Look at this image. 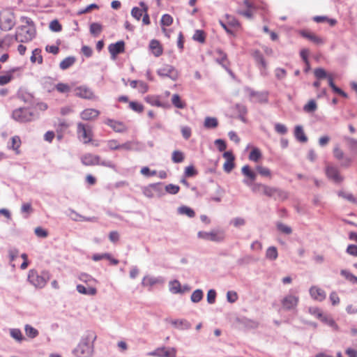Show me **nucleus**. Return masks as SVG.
Segmentation results:
<instances>
[{
	"mask_svg": "<svg viewBox=\"0 0 357 357\" xmlns=\"http://www.w3.org/2000/svg\"><path fill=\"white\" fill-rule=\"evenodd\" d=\"M106 124L111 127L114 130V131L116 132L122 133L127 131L128 130L125 124L120 121L107 119L106 121Z\"/></svg>",
	"mask_w": 357,
	"mask_h": 357,
	"instance_id": "aec40b11",
	"label": "nucleus"
},
{
	"mask_svg": "<svg viewBox=\"0 0 357 357\" xmlns=\"http://www.w3.org/2000/svg\"><path fill=\"white\" fill-rule=\"evenodd\" d=\"M76 61L75 56H68L61 61L59 67L61 70H66L72 66Z\"/></svg>",
	"mask_w": 357,
	"mask_h": 357,
	"instance_id": "7c9ffc66",
	"label": "nucleus"
},
{
	"mask_svg": "<svg viewBox=\"0 0 357 357\" xmlns=\"http://www.w3.org/2000/svg\"><path fill=\"white\" fill-rule=\"evenodd\" d=\"M294 136L296 139L301 142H306L307 137L305 135L303 128L301 126H296L294 129Z\"/></svg>",
	"mask_w": 357,
	"mask_h": 357,
	"instance_id": "bb28decb",
	"label": "nucleus"
},
{
	"mask_svg": "<svg viewBox=\"0 0 357 357\" xmlns=\"http://www.w3.org/2000/svg\"><path fill=\"white\" fill-rule=\"evenodd\" d=\"M172 103L178 109H183L185 107V103L181 100L178 94H174L172 97Z\"/></svg>",
	"mask_w": 357,
	"mask_h": 357,
	"instance_id": "c9c22d12",
	"label": "nucleus"
},
{
	"mask_svg": "<svg viewBox=\"0 0 357 357\" xmlns=\"http://www.w3.org/2000/svg\"><path fill=\"white\" fill-rule=\"evenodd\" d=\"M314 76L319 79L326 78L328 76L326 70L321 68H316L314 71Z\"/></svg>",
	"mask_w": 357,
	"mask_h": 357,
	"instance_id": "13d9d810",
	"label": "nucleus"
},
{
	"mask_svg": "<svg viewBox=\"0 0 357 357\" xmlns=\"http://www.w3.org/2000/svg\"><path fill=\"white\" fill-rule=\"evenodd\" d=\"M157 74L162 77H169L176 81L178 77V71L170 65H165L157 70Z\"/></svg>",
	"mask_w": 357,
	"mask_h": 357,
	"instance_id": "9d476101",
	"label": "nucleus"
},
{
	"mask_svg": "<svg viewBox=\"0 0 357 357\" xmlns=\"http://www.w3.org/2000/svg\"><path fill=\"white\" fill-rule=\"evenodd\" d=\"M21 145V139L19 136H14L11 138V145L9 146L10 149L15 151L16 153H19V148Z\"/></svg>",
	"mask_w": 357,
	"mask_h": 357,
	"instance_id": "37998d69",
	"label": "nucleus"
},
{
	"mask_svg": "<svg viewBox=\"0 0 357 357\" xmlns=\"http://www.w3.org/2000/svg\"><path fill=\"white\" fill-rule=\"evenodd\" d=\"M24 331L26 335L31 339L36 337L39 335L38 331L29 324L24 326Z\"/></svg>",
	"mask_w": 357,
	"mask_h": 357,
	"instance_id": "f704fd0d",
	"label": "nucleus"
},
{
	"mask_svg": "<svg viewBox=\"0 0 357 357\" xmlns=\"http://www.w3.org/2000/svg\"><path fill=\"white\" fill-rule=\"evenodd\" d=\"M21 22L24 24L17 30L15 40L19 43H28L36 36V29L31 19L22 17Z\"/></svg>",
	"mask_w": 357,
	"mask_h": 357,
	"instance_id": "f257e3e1",
	"label": "nucleus"
},
{
	"mask_svg": "<svg viewBox=\"0 0 357 357\" xmlns=\"http://www.w3.org/2000/svg\"><path fill=\"white\" fill-rule=\"evenodd\" d=\"M226 17L227 19V24L231 27H238L240 24L238 21L232 16L229 15H226Z\"/></svg>",
	"mask_w": 357,
	"mask_h": 357,
	"instance_id": "69168bd1",
	"label": "nucleus"
},
{
	"mask_svg": "<svg viewBox=\"0 0 357 357\" xmlns=\"http://www.w3.org/2000/svg\"><path fill=\"white\" fill-rule=\"evenodd\" d=\"M160 22L162 26H169L172 24L173 18L170 15L165 14L162 16Z\"/></svg>",
	"mask_w": 357,
	"mask_h": 357,
	"instance_id": "5fc2aeb1",
	"label": "nucleus"
},
{
	"mask_svg": "<svg viewBox=\"0 0 357 357\" xmlns=\"http://www.w3.org/2000/svg\"><path fill=\"white\" fill-rule=\"evenodd\" d=\"M238 299V295L236 291H229L227 293V300L229 303H233Z\"/></svg>",
	"mask_w": 357,
	"mask_h": 357,
	"instance_id": "338daca9",
	"label": "nucleus"
},
{
	"mask_svg": "<svg viewBox=\"0 0 357 357\" xmlns=\"http://www.w3.org/2000/svg\"><path fill=\"white\" fill-rule=\"evenodd\" d=\"M243 183L247 185L248 186L251 187V190L255 193H263L264 191V187L265 184H262L260 183H251L247 179L243 180Z\"/></svg>",
	"mask_w": 357,
	"mask_h": 357,
	"instance_id": "393cba45",
	"label": "nucleus"
},
{
	"mask_svg": "<svg viewBox=\"0 0 357 357\" xmlns=\"http://www.w3.org/2000/svg\"><path fill=\"white\" fill-rule=\"evenodd\" d=\"M81 161L82 164L86 166L99 165L100 156L91 153H86L81 158Z\"/></svg>",
	"mask_w": 357,
	"mask_h": 357,
	"instance_id": "dca6fc26",
	"label": "nucleus"
},
{
	"mask_svg": "<svg viewBox=\"0 0 357 357\" xmlns=\"http://www.w3.org/2000/svg\"><path fill=\"white\" fill-rule=\"evenodd\" d=\"M89 30L91 34L96 37L102 32V26L100 23L93 22L90 24Z\"/></svg>",
	"mask_w": 357,
	"mask_h": 357,
	"instance_id": "4c0bfd02",
	"label": "nucleus"
},
{
	"mask_svg": "<svg viewBox=\"0 0 357 357\" xmlns=\"http://www.w3.org/2000/svg\"><path fill=\"white\" fill-rule=\"evenodd\" d=\"M217 53L220 55V57L216 59V61L220 63L222 66V63H225L227 65V54L224 53L222 50H218Z\"/></svg>",
	"mask_w": 357,
	"mask_h": 357,
	"instance_id": "680f3d73",
	"label": "nucleus"
},
{
	"mask_svg": "<svg viewBox=\"0 0 357 357\" xmlns=\"http://www.w3.org/2000/svg\"><path fill=\"white\" fill-rule=\"evenodd\" d=\"M326 174L327 177L335 183H340L343 181V177L340 174L338 169L335 166L327 165Z\"/></svg>",
	"mask_w": 357,
	"mask_h": 357,
	"instance_id": "ddd939ff",
	"label": "nucleus"
},
{
	"mask_svg": "<svg viewBox=\"0 0 357 357\" xmlns=\"http://www.w3.org/2000/svg\"><path fill=\"white\" fill-rule=\"evenodd\" d=\"M129 106L131 109L138 113L142 112L144 109V106L142 104L135 101L130 102Z\"/></svg>",
	"mask_w": 357,
	"mask_h": 357,
	"instance_id": "6e6d98bb",
	"label": "nucleus"
},
{
	"mask_svg": "<svg viewBox=\"0 0 357 357\" xmlns=\"http://www.w3.org/2000/svg\"><path fill=\"white\" fill-rule=\"evenodd\" d=\"M204 127L208 129L215 128L218 126V122L215 117H206L204 120Z\"/></svg>",
	"mask_w": 357,
	"mask_h": 357,
	"instance_id": "79ce46f5",
	"label": "nucleus"
},
{
	"mask_svg": "<svg viewBox=\"0 0 357 357\" xmlns=\"http://www.w3.org/2000/svg\"><path fill=\"white\" fill-rule=\"evenodd\" d=\"M164 282V280L161 277H153V276H144L142 281V284L144 287H153V285L156 284H162Z\"/></svg>",
	"mask_w": 357,
	"mask_h": 357,
	"instance_id": "412c9836",
	"label": "nucleus"
},
{
	"mask_svg": "<svg viewBox=\"0 0 357 357\" xmlns=\"http://www.w3.org/2000/svg\"><path fill=\"white\" fill-rule=\"evenodd\" d=\"M10 335L18 342H21L24 340V337L19 328L10 329Z\"/></svg>",
	"mask_w": 357,
	"mask_h": 357,
	"instance_id": "ea45409f",
	"label": "nucleus"
},
{
	"mask_svg": "<svg viewBox=\"0 0 357 357\" xmlns=\"http://www.w3.org/2000/svg\"><path fill=\"white\" fill-rule=\"evenodd\" d=\"M30 59L32 63H36L37 61L39 64H41L43 63L41 50L38 48L33 50Z\"/></svg>",
	"mask_w": 357,
	"mask_h": 357,
	"instance_id": "58836bf2",
	"label": "nucleus"
},
{
	"mask_svg": "<svg viewBox=\"0 0 357 357\" xmlns=\"http://www.w3.org/2000/svg\"><path fill=\"white\" fill-rule=\"evenodd\" d=\"M176 349L174 347L166 348L165 347H158L147 354L149 356L155 357H176Z\"/></svg>",
	"mask_w": 357,
	"mask_h": 357,
	"instance_id": "1a4fd4ad",
	"label": "nucleus"
},
{
	"mask_svg": "<svg viewBox=\"0 0 357 357\" xmlns=\"http://www.w3.org/2000/svg\"><path fill=\"white\" fill-rule=\"evenodd\" d=\"M107 144L108 148L112 151L120 149V144L116 139L108 140Z\"/></svg>",
	"mask_w": 357,
	"mask_h": 357,
	"instance_id": "0e129e2a",
	"label": "nucleus"
},
{
	"mask_svg": "<svg viewBox=\"0 0 357 357\" xmlns=\"http://www.w3.org/2000/svg\"><path fill=\"white\" fill-rule=\"evenodd\" d=\"M199 238L215 243H221L225 238V232L221 229H213L209 232L200 231L197 233Z\"/></svg>",
	"mask_w": 357,
	"mask_h": 357,
	"instance_id": "39448f33",
	"label": "nucleus"
},
{
	"mask_svg": "<svg viewBox=\"0 0 357 357\" xmlns=\"http://www.w3.org/2000/svg\"><path fill=\"white\" fill-rule=\"evenodd\" d=\"M149 47L152 51V53L155 56H159L162 54V49L160 43L156 40H152L150 42Z\"/></svg>",
	"mask_w": 357,
	"mask_h": 357,
	"instance_id": "b1692460",
	"label": "nucleus"
},
{
	"mask_svg": "<svg viewBox=\"0 0 357 357\" xmlns=\"http://www.w3.org/2000/svg\"><path fill=\"white\" fill-rule=\"evenodd\" d=\"M242 174L247 177V180L252 183L257 178V174L250 169L248 165H245L241 169Z\"/></svg>",
	"mask_w": 357,
	"mask_h": 357,
	"instance_id": "a878e982",
	"label": "nucleus"
},
{
	"mask_svg": "<svg viewBox=\"0 0 357 357\" xmlns=\"http://www.w3.org/2000/svg\"><path fill=\"white\" fill-rule=\"evenodd\" d=\"M172 160L174 163L182 162L184 160V154L180 151H174L172 153Z\"/></svg>",
	"mask_w": 357,
	"mask_h": 357,
	"instance_id": "49530a36",
	"label": "nucleus"
},
{
	"mask_svg": "<svg viewBox=\"0 0 357 357\" xmlns=\"http://www.w3.org/2000/svg\"><path fill=\"white\" fill-rule=\"evenodd\" d=\"M253 58L257 63V65L260 68V71L261 75H265L266 70L267 68V63L264 58V56L259 50H255L252 54Z\"/></svg>",
	"mask_w": 357,
	"mask_h": 357,
	"instance_id": "2eb2a0df",
	"label": "nucleus"
},
{
	"mask_svg": "<svg viewBox=\"0 0 357 357\" xmlns=\"http://www.w3.org/2000/svg\"><path fill=\"white\" fill-rule=\"evenodd\" d=\"M301 35L304 37V38H307L308 40H310V41H312V43L317 44V45H322L324 43V39H322L321 38L317 36V35L312 33H310V32H308V31H303L301 32Z\"/></svg>",
	"mask_w": 357,
	"mask_h": 357,
	"instance_id": "5701e85b",
	"label": "nucleus"
},
{
	"mask_svg": "<svg viewBox=\"0 0 357 357\" xmlns=\"http://www.w3.org/2000/svg\"><path fill=\"white\" fill-rule=\"evenodd\" d=\"M143 13L144 12L140 8L134 7L131 10V15L137 21H139L143 15Z\"/></svg>",
	"mask_w": 357,
	"mask_h": 357,
	"instance_id": "e2e57ef3",
	"label": "nucleus"
},
{
	"mask_svg": "<svg viewBox=\"0 0 357 357\" xmlns=\"http://www.w3.org/2000/svg\"><path fill=\"white\" fill-rule=\"evenodd\" d=\"M146 102L152 106H156L159 107H165V105L160 101L159 96H147L145 98Z\"/></svg>",
	"mask_w": 357,
	"mask_h": 357,
	"instance_id": "c756f323",
	"label": "nucleus"
},
{
	"mask_svg": "<svg viewBox=\"0 0 357 357\" xmlns=\"http://www.w3.org/2000/svg\"><path fill=\"white\" fill-rule=\"evenodd\" d=\"M204 296V293L202 289H196L194 291L191 295L190 300L192 303H199L202 300Z\"/></svg>",
	"mask_w": 357,
	"mask_h": 357,
	"instance_id": "c03bdc74",
	"label": "nucleus"
},
{
	"mask_svg": "<svg viewBox=\"0 0 357 357\" xmlns=\"http://www.w3.org/2000/svg\"><path fill=\"white\" fill-rule=\"evenodd\" d=\"M193 40L198 41L199 43H204L205 41V34L204 32L202 30H196L193 37Z\"/></svg>",
	"mask_w": 357,
	"mask_h": 357,
	"instance_id": "3c124183",
	"label": "nucleus"
},
{
	"mask_svg": "<svg viewBox=\"0 0 357 357\" xmlns=\"http://www.w3.org/2000/svg\"><path fill=\"white\" fill-rule=\"evenodd\" d=\"M15 24V16L10 10L6 9L0 12V29L2 31H10Z\"/></svg>",
	"mask_w": 357,
	"mask_h": 357,
	"instance_id": "20e7f679",
	"label": "nucleus"
},
{
	"mask_svg": "<svg viewBox=\"0 0 357 357\" xmlns=\"http://www.w3.org/2000/svg\"><path fill=\"white\" fill-rule=\"evenodd\" d=\"M309 291L311 297L318 301H322L326 297V292L317 286L311 287Z\"/></svg>",
	"mask_w": 357,
	"mask_h": 357,
	"instance_id": "a211bd4d",
	"label": "nucleus"
},
{
	"mask_svg": "<svg viewBox=\"0 0 357 357\" xmlns=\"http://www.w3.org/2000/svg\"><path fill=\"white\" fill-rule=\"evenodd\" d=\"M96 339V336L93 335L92 333L82 338L77 347L73 351L74 355L77 357H90L93 351V342Z\"/></svg>",
	"mask_w": 357,
	"mask_h": 357,
	"instance_id": "f03ea898",
	"label": "nucleus"
},
{
	"mask_svg": "<svg viewBox=\"0 0 357 357\" xmlns=\"http://www.w3.org/2000/svg\"><path fill=\"white\" fill-rule=\"evenodd\" d=\"M172 324L180 330H188L191 327V324L186 319L173 320Z\"/></svg>",
	"mask_w": 357,
	"mask_h": 357,
	"instance_id": "cd10ccee",
	"label": "nucleus"
},
{
	"mask_svg": "<svg viewBox=\"0 0 357 357\" xmlns=\"http://www.w3.org/2000/svg\"><path fill=\"white\" fill-rule=\"evenodd\" d=\"M76 289L77 291L82 294L93 296L97 293V290L95 287H90L86 288L82 284H77Z\"/></svg>",
	"mask_w": 357,
	"mask_h": 357,
	"instance_id": "c85d7f7f",
	"label": "nucleus"
},
{
	"mask_svg": "<svg viewBox=\"0 0 357 357\" xmlns=\"http://www.w3.org/2000/svg\"><path fill=\"white\" fill-rule=\"evenodd\" d=\"M50 29L54 32L61 31L62 26L57 20H52L50 24Z\"/></svg>",
	"mask_w": 357,
	"mask_h": 357,
	"instance_id": "052dcab7",
	"label": "nucleus"
},
{
	"mask_svg": "<svg viewBox=\"0 0 357 357\" xmlns=\"http://www.w3.org/2000/svg\"><path fill=\"white\" fill-rule=\"evenodd\" d=\"M197 174V171L195 169L193 165H190L185 167L184 176L185 177H192Z\"/></svg>",
	"mask_w": 357,
	"mask_h": 357,
	"instance_id": "603ef678",
	"label": "nucleus"
},
{
	"mask_svg": "<svg viewBox=\"0 0 357 357\" xmlns=\"http://www.w3.org/2000/svg\"><path fill=\"white\" fill-rule=\"evenodd\" d=\"M317 106L315 101L314 100H311L304 106L303 109L306 112H313L317 109Z\"/></svg>",
	"mask_w": 357,
	"mask_h": 357,
	"instance_id": "864d4df0",
	"label": "nucleus"
},
{
	"mask_svg": "<svg viewBox=\"0 0 357 357\" xmlns=\"http://www.w3.org/2000/svg\"><path fill=\"white\" fill-rule=\"evenodd\" d=\"M108 50L112 57H115L117 54L123 53L125 50V43L123 40L112 43L108 47Z\"/></svg>",
	"mask_w": 357,
	"mask_h": 357,
	"instance_id": "f3484780",
	"label": "nucleus"
},
{
	"mask_svg": "<svg viewBox=\"0 0 357 357\" xmlns=\"http://www.w3.org/2000/svg\"><path fill=\"white\" fill-rule=\"evenodd\" d=\"M344 140L347 143L349 149L357 155V139L344 136Z\"/></svg>",
	"mask_w": 357,
	"mask_h": 357,
	"instance_id": "e433bc0d",
	"label": "nucleus"
},
{
	"mask_svg": "<svg viewBox=\"0 0 357 357\" xmlns=\"http://www.w3.org/2000/svg\"><path fill=\"white\" fill-rule=\"evenodd\" d=\"M50 278V274L47 271H43L40 274L34 269L29 271L28 281L36 288H43Z\"/></svg>",
	"mask_w": 357,
	"mask_h": 357,
	"instance_id": "7ed1b4c3",
	"label": "nucleus"
},
{
	"mask_svg": "<svg viewBox=\"0 0 357 357\" xmlns=\"http://www.w3.org/2000/svg\"><path fill=\"white\" fill-rule=\"evenodd\" d=\"M333 155L336 159H337L339 160H343V162L341 163V166H342V167L349 166V165L351 162V158H349L348 157H344V152L340 149L339 146H337L333 149Z\"/></svg>",
	"mask_w": 357,
	"mask_h": 357,
	"instance_id": "6ab92c4d",
	"label": "nucleus"
},
{
	"mask_svg": "<svg viewBox=\"0 0 357 357\" xmlns=\"http://www.w3.org/2000/svg\"><path fill=\"white\" fill-rule=\"evenodd\" d=\"M234 168V160L225 161L223 165V169L227 173H230Z\"/></svg>",
	"mask_w": 357,
	"mask_h": 357,
	"instance_id": "774afa93",
	"label": "nucleus"
},
{
	"mask_svg": "<svg viewBox=\"0 0 357 357\" xmlns=\"http://www.w3.org/2000/svg\"><path fill=\"white\" fill-rule=\"evenodd\" d=\"M100 112L95 109H86L81 113V118L85 121H91L96 119Z\"/></svg>",
	"mask_w": 357,
	"mask_h": 357,
	"instance_id": "4be33fe9",
	"label": "nucleus"
},
{
	"mask_svg": "<svg viewBox=\"0 0 357 357\" xmlns=\"http://www.w3.org/2000/svg\"><path fill=\"white\" fill-rule=\"evenodd\" d=\"M264 195L275 200L283 201L287 198V193L280 188L265 185L262 193Z\"/></svg>",
	"mask_w": 357,
	"mask_h": 357,
	"instance_id": "0eeeda50",
	"label": "nucleus"
},
{
	"mask_svg": "<svg viewBox=\"0 0 357 357\" xmlns=\"http://www.w3.org/2000/svg\"><path fill=\"white\" fill-rule=\"evenodd\" d=\"M278 257V252L277 248L275 246H270L267 248L266 251V257L268 260L274 261Z\"/></svg>",
	"mask_w": 357,
	"mask_h": 357,
	"instance_id": "2f4dec72",
	"label": "nucleus"
},
{
	"mask_svg": "<svg viewBox=\"0 0 357 357\" xmlns=\"http://www.w3.org/2000/svg\"><path fill=\"white\" fill-rule=\"evenodd\" d=\"M77 134L79 138L84 144H87L91 141L92 132L90 128L82 123L77 124Z\"/></svg>",
	"mask_w": 357,
	"mask_h": 357,
	"instance_id": "9b49d317",
	"label": "nucleus"
},
{
	"mask_svg": "<svg viewBox=\"0 0 357 357\" xmlns=\"http://www.w3.org/2000/svg\"><path fill=\"white\" fill-rule=\"evenodd\" d=\"M299 301L298 296L288 294L281 301V304L285 310H291L296 307Z\"/></svg>",
	"mask_w": 357,
	"mask_h": 357,
	"instance_id": "f8f14e48",
	"label": "nucleus"
},
{
	"mask_svg": "<svg viewBox=\"0 0 357 357\" xmlns=\"http://www.w3.org/2000/svg\"><path fill=\"white\" fill-rule=\"evenodd\" d=\"M177 211L178 214L185 215L189 218H193L195 215L194 210L187 206H181L178 207Z\"/></svg>",
	"mask_w": 357,
	"mask_h": 357,
	"instance_id": "473e14b6",
	"label": "nucleus"
},
{
	"mask_svg": "<svg viewBox=\"0 0 357 357\" xmlns=\"http://www.w3.org/2000/svg\"><path fill=\"white\" fill-rule=\"evenodd\" d=\"M180 187L174 184H168L165 186V191L170 195H176L179 192Z\"/></svg>",
	"mask_w": 357,
	"mask_h": 357,
	"instance_id": "8fccbe9b",
	"label": "nucleus"
},
{
	"mask_svg": "<svg viewBox=\"0 0 357 357\" xmlns=\"http://www.w3.org/2000/svg\"><path fill=\"white\" fill-rule=\"evenodd\" d=\"M256 169L261 176L267 177L269 178L272 177L271 172L267 167H263L261 165H258L257 166Z\"/></svg>",
	"mask_w": 357,
	"mask_h": 357,
	"instance_id": "a18cd8bd",
	"label": "nucleus"
},
{
	"mask_svg": "<svg viewBox=\"0 0 357 357\" xmlns=\"http://www.w3.org/2000/svg\"><path fill=\"white\" fill-rule=\"evenodd\" d=\"M33 114L28 108L20 107L13 111L12 118L19 123H26L33 119Z\"/></svg>",
	"mask_w": 357,
	"mask_h": 357,
	"instance_id": "423d86ee",
	"label": "nucleus"
},
{
	"mask_svg": "<svg viewBox=\"0 0 357 357\" xmlns=\"http://www.w3.org/2000/svg\"><path fill=\"white\" fill-rule=\"evenodd\" d=\"M261 157V153L257 148H254L249 154V159L254 162H257Z\"/></svg>",
	"mask_w": 357,
	"mask_h": 357,
	"instance_id": "de8ad7c7",
	"label": "nucleus"
},
{
	"mask_svg": "<svg viewBox=\"0 0 357 357\" xmlns=\"http://www.w3.org/2000/svg\"><path fill=\"white\" fill-rule=\"evenodd\" d=\"M340 275L343 276L346 280L349 281L350 282L354 284H357V277L350 273L349 271L346 269H342L340 271Z\"/></svg>",
	"mask_w": 357,
	"mask_h": 357,
	"instance_id": "a19ab883",
	"label": "nucleus"
},
{
	"mask_svg": "<svg viewBox=\"0 0 357 357\" xmlns=\"http://www.w3.org/2000/svg\"><path fill=\"white\" fill-rule=\"evenodd\" d=\"M142 192L148 198H153L154 196H161L163 195V190L161 183L149 184L143 188Z\"/></svg>",
	"mask_w": 357,
	"mask_h": 357,
	"instance_id": "6e6552de",
	"label": "nucleus"
},
{
	"mask_svg": "<svg viewBox=\"0 0 357 357\" xmlns=\"http://www.w3.org/2000/svg\"><path fill=\"white\" fill-rule=\"evenodd\" d=\"M320 319L326 324L332 327L334 330H338V326L336 324L335 321L332 318L326 316H322V317Z\"/></svg>",
	"mask_w": 357,
	"mask_h": 357,
	"instance_id": "09e8293b",
	"label": "nucleus"
},
{
	"mask_svg": "<svg viewBox=\"0 0 357 357\" xmlns=\"http://www.w3.org/2000/svg\"><path fill=\"white\" fill-rule=\"evenodd\" d=\"M181 284L177 280H174L169 282V291L172 294H176L181 293Z\"/></svg>",
	"mask_w": 357,
	"mask_h": 357,
	"instance_id": "72a5a7b5",
	"label": "nucleus"
},
{
	"mask_svg": "<svg viewBox=\"0 0 357 357\" xmlns=\"http://www.w3.org/2000/svg\"><path fill=\"white\" fill-rule=\"evenodd\" d=\"M277 228L279 231L285 234H290L292 232V229L290 227L282 223L279 222L277 224Z\"/></svg>",
	"mask_w": 357,
	"mask_h": 357,
	"instance_id": "4d7b16f0",
	"label": "nucleus"
},
{
	"mask_svg": "<svg viewBox=\"0 0 357 357\" xmlns=\"http://www.w3.org/2000/svg\"><path fill=\"white\" fill-rule=\"evenodd\" d=\"M56 89L60 93H68L70 90L68 84L64 83H59L55 86Z\"/></svg>",
	"mask_w": 357,
	"mask_h": 357,
	"instance_id": "bf43d9fd",
	"label": "nucleus"
},
{
	"mask_svg": "<svg viewBox=\"0 0 357 357\" xmlns=\"http://www.w3.org/2000/svg\"><path fill=\"white\" fill-rule=\"evenodd\" d=\"M75 95L79 98L88 100H92L95 98L93 91L86 86H80L75 88Z\"/></svg>",
	"mask_w": 357,
	"mask_h": 357,
	"instance_id": "4468645a",
	"label": "nucleus"
}]
</instances>
